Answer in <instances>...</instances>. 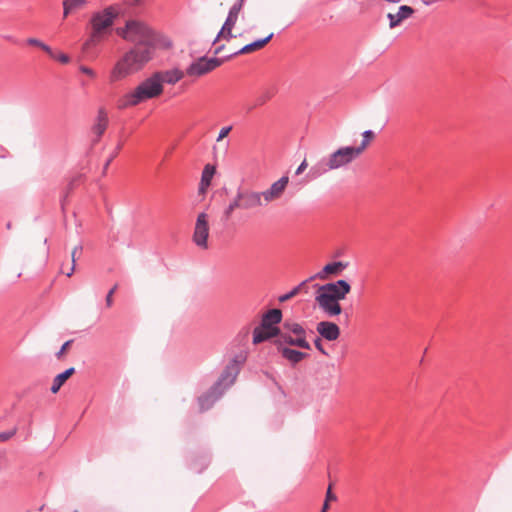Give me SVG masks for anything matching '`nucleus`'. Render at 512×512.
Wrapping results in <instances>:
<instances>
[{
	"instance_id": "48",
	"label": "nucleus",
	"mask_w": 512,
	"mask_h": 512,
	"mask_svg": "<svg viewBox=\"0 0 512 512\" xmlns=\"http://www.w3.org/2000/svg\"><path fill=\"white\" fill-rule=\"evenodd\" d=\"M75 373V369L73 367H70L68 369H66L65 371L62 372V374L66 377V378H69L70 376H72L73 374Z\"/></svg>"
},
{
	"instance_id": "14",
	"label": "nucleus",
	"mask_w": 512,
	"mask_h": 512,
	"mask_svg": "<svg viewBox=\"0 0 512 512\" xmlns=\"http://www.w3.org/2000/svg\"><path fill=\"white\" fill-rule=\"evenodd\" d=\"M349 263L342 261H335L326 264L319 272L309 277V280H326L329 276H338L341 272L348 267Z\"/></svg>"
},
{
	"instance_id": "51",
	"label": "nucleus",
	"mask_w": 512,
	"mask_h": 512,
	"mask_svg": "<svg viewBox=\"0 0 512 512\" xmlns=\"http://www.w3.org/2000/svg\"><path fill=\"white\" fill-rule=\"evenodd\" d=\"M438 0H422V2L425 4V5H431L435 2H437Z\"/></svg>"
},
{
	"instance_id": "20",
	"label": "nucleus",
	"mask_w": 512,
	"mask_h": 512,
	"mask_svg": "<svg viewBox=\"0 0 512 512\" xmlns=\"http://www.w3.org/2000/svg\"><path fill=\"white\" fill-rule=\"evenodd\" d=\"M155 74L159 75V82L161 85H163V83L174 85L183 79L186 73L178 68H174L163 72H156Z\"/></svg>"
},
{
	"instance_id": "41",
	"label": "nucleus",
	"mask_w": 512,
	"mask_h": 512,
	"mask_svg": "<svg viewBox=\"0 0 512 512\" xmlns=\"http://www.w3.org/2000/svg\"><path fill=\"white\" fill-rule=\"evenodd\" d=\"M231 130L232 126L222 127L217 137V141H221L223 138H225Z\"/></svg>"
},
{
	"instance_id": "42",
	"label": "nucleus",
	"mask_w": 512,
	"mask_h": 512,
	"mask_svg": "<svg viewBox=\"0 0 512 512\" xmlns=\"http://www.w3.org/2000/svg\"><path fill=\"white\" fill-rule=\"evenodd\" d=\"M312 280H309L306 279L304 281H302L301 283H299L297 286H295L297 289H298V292H304V293H308V287H307V283L311 282Z\"/></svg>"
},
{
	"instance_id": "11",
	"label": "nucleus",
	"mask_w": 512,
	"mask_h": 512,
	"mask_svg": "<svg viewBox=\"0 0 512 512\" xmlns=\"http://www.w3.org/2000/svg\"><path fill=\"white\" fill-rule=\"evenodd\" d=\"M288 184L289 177L287 175H283L277 181L272 183L268 189L262 191L261 195L263 196L265 204L267 205L270 202L280 199L283 196Z\"/></svg>"
},
{
	"instance_id": "53",
	"label": "nucleus",
	"mask_w": 512,
	"mask_h": 512,
	"mask_svg": "<svg viewBox=\"0 0 512 512\" xmlns=\"http://www.w3.org/2000/svg\"><path fill=\"white\" fill-rule=\"evenodd\" d=\"M244 2H245V0H237L235 3H240L241 6H243Z\"/></svg>"
},
{
	"instance_id": "2",
	"label": "nucleus",
	"mask_w": 512,
	"mask_h": 512,
	"mask_svg": "<svg viewBox=\"0 0 512 512\" xmlns=\"http://www.w3.org/2000/svg\"><path fill=\"white\" fill-rule=\"evenodd\" d=\"M360 156V153L353 146H343L338 148L327 159H322L311 167L309 175L312 178L331 171L348 166Z\"/></svg>"
},
{
	"instance_id": "28",
	"label": "nucleus",
	"mask_w": 512,
	"mask_h": 512,
	"mask_svg": "<svg viewBox=\"0 0 512 512\" xmlns=\"http://www.w3.org/2000/svg\"><path fill=\"white\" fill-rule=\"evenodd\" d=\"M363 139L361 141V144L355 149L360 153V155L365 151V149L368 147L370 141L374 138L375 134L372 130H366L362 134Z\"/></svg>"
},
{
	"instance_id": "1",
	"label": "nucleus",
	"mask_w": 512,
	"mask_h": 512,
	"mask_svg": "<svg viewBox=\"0 0 512 512\" xmlns=\"http://www.w3.org/2000/svg\"><path fill=\"white\" fill-rule=\"evenodd\" d=\"M154 51V47L135 45L117 61L110 73V81H119L141 70L153 58Z\"/></svg>"
},
{
	"instance_id": "30",
	"label": "nucleus",
	"mask_w": 512,
	"mask_h": 512,
	"mask_svg": "<svg viewBox=\"0 0 512 512\" xmlns=\"http://www.w3.org/2000/svg\"><path fill=\"white\" fill-rule=\"evenodd\" d=\"M67 379L68 378H66L62 373L58 374L53 380V383L51 386V392L57 393L60 390V388L62 387V385L66 382Z\"/></svg>"
},
{
	"instance_id": "6",
	"label": "nucleus",
	"mask_w": 512,
	"mask_h": 512,
	"mask_svg": "<svg viewBox=\"0 0 512 512\" xmlns=\"http://www.w3.org/2000/svg\"><path fill=\"white\" fill-rule=\"evenodd\" d=\"M246 357L242 354L236 355L224 368L219 379L214 383V390L223 389L232 386L240 373L241 366L245 362Z\"/></svg>"
},
{
	"instance_id": "38",
	"label": "nucleus",
	"mask_w": 512,
	"mask_h": 512,
	"mask_svg": "<svg viewBox=\"0 0 512 512\" xmlns=\"http://www.w3.org/2000/svg\"><path fill=\"white\" fill-rule=\"evenodd\" d=\"M266 333L271 334V338H274V337L279 338L280 333H281V328H279L277 326H271L266 329Z\"/></svg>"
},
{
	"instance_id": "37",
	"label": "nucleus",
	"mask_w": 512,
	"mask_h": 512,
	"mask_svg": "<svg viewBox=\"0 0 512 512\" xmlns=\"http://www.w3.org/2000/svg\"><path fill=\"white\" fill-rule=\"evenodd\" d=\"M242 8H243V6H241V4H240V3H234V4L231 6V8H230V10H229L228 14H229V15H231V16H235V17H237V18H238L239 13H240V11L242 10Z\"/></svg>"
},
{
	"instance_id": "5",
	"label": "nucleus",
	"mask_w": 512,
	"mask_h": 512,
	"mask_svg": "<svg viewBox=\"0 0 512 512\" xmlns=\"http://www.w3.org/2000/svg\"><path fill=\"white\" fill-rule=\"evenodd\" d=\"M119 15L116 6H108L101 11L92 14L90 23L92 26V38L84 43V49H87L93 42V38L99 36L103 31L114 24Z\"/></svg>"
},
{
	"instance_id": "23",
	"label": "nucleus",
	"mask_w": 512,
	"mask_h": 512,
	"mask_svg": "<svg viewBox=\"0 0 512 512\" xmlns=\"http://www.w3.org/2000/svg\"><path fill=\"white\" fill-rule=\"evenodd\" d=\"M282 320V312L280 309H271L267 311L263 316L261 320V325L264 328H269L271 326H275L276 324H279Z\"/></svg>"
},
{
	"instance_id": "18",
	"label": "nucleus",
	"mask_w": 512,
	"mask_h": 512,
	"mask_svg": "<svg viewBox=\"0 0 512 512\" xmlns=\"http://www.w3.org/2000/svg\"><path fill=\"white\" fill-rule=\"evenodd\" d=\"M414 14V9L408 5H402L399 7L398 12L388 13L387 18L389 19V28L393 29L401 24L402 21L410 18Z\"/></svg>"
},
{
	"instance_id": "52",
	"label": "nucleus",
	"mask_w": 512,
	"mask_h": 512,
	"mask_svg": "<svg viewBox=\"0 0 512 512\" xmlns=\"http://www.w3.org/2000/svg\"><path fill=\"white\" fill-rule=\"evenodd\" d=\"M75 181H77V179H76V178H75V179H73V180L70 182V184H69L70 188H72V187H73V185H74V182H75Z\"/></svg>"
},
{
	"instance_id": "34",
	"label": "nucleus",
	"mask_w": 512,
	"mask_h": 512,
	"mask_svg": "<svg viewBox=\"0 0 512 512\" xmlns=\"http://www.w3.org/2000/svg\"><path fill=\"white\" fill-rule=\"evenodd\" d=\"M297 294H299L298 292V289L296 287H294L291 291H289L288 293L286 294H283L281 295L278 300L279 302H286L288 301L289 299L293 298L294 296H296Z\"/></svg>"
},
{
	"instance_id": "29",
	"label": "nucleus",
	"mask_w": 512,
	"mask_h": 512,
	"mask_svg": "<svg viewBox=\"0 0 512 512\" xmlns=\"http://www.w3.org/2000/svg\"><path fill=\"white\" fill-rule=\"evenodd\" d=\"M27 44L41 48L47 54H49L50 57L54 56V52L52 51V49L48 45H46L45 43H43L42 41H40L36 38H28Z\"/></svg>"
},
{
	"instance_id": "33",
	"label": "nucleus",
	"mask_w": 512,
	"mask_h": 512,
	"mask_svg": "<svg viewBox=\"0 0 512 512\" xmlns=\"http://www.w3.org/2000/svg\"><path fill=\"white\" fill-rule=\"evenodd\" d=\"M78 251H79V252H81V251H82V246H81V245L76 246V247L73 249V251H72V255H71V256H72V264H71V267H70L69 271H68V272H66V275H67L68 277H70V276L73 274L74 270H75V262H76V260H75V256H76V254H77V252H78Z\"/></svg>"
},
{
	"instance_id": "10",
	"label": "nucleus",
	"mask_w": 512,
	"mask_h": 512,
	"mask_svg": "<svg viewBox=\"0 0 512 512\" xmlns=\"http://www.w3.org/2000/svg\"><path fill=\"white\" fill-rule=\"evenodd\" d=\"M320 292L328 293L338 300H343L351 291V285L343 279L335 282L326 283L324 285H315Z\"/></svg>"
},
{
	"instance_id": "15",
	"label": "nucleus",
	"mask_w": 512,
	"mask_h": 512,
	"mask_svg": "<svg viewBox=\"0 0 512 512\" xmlns=\"http://www.w3.org/2000/svg\"><path fill=\"white\" fill-rule=\"evenodd\" d=\"M109 124V118L106 110L104 108H100L97 113V117L95 123L93 124L91 131L94 135L92 139V143L96 144L101 139L102 135L106 131Z\"/></svg>"
},
{
	"instance_id": "32",
	"label": "nucleus",
	"mask_w": 512,
	"mask_h": 512,
	"mask_svg": "<svg viewBox=\"0 0 512 512\" xmlns=\"http://www.w3.org/2000/svg\"><path fill=\"white\" fill-rule=\"evenodd\" d=\"M121 148H122V144H121V143H119V144L116 146V148H115L114 152H113V153L110 155V157L107 159V161L105 162L104 167H103V175H105V174H106V172H107V169H108L109 165L111 164V162L113 161V159L118 155V153H119V151L121 150Z\"/></svg>"
},
{
	"instance_id": "16",
	"label": "nucleus",
	"mask_w": 512,
	"mask_h": 512,
	"mask_svg": "<svg viewBox=\"0 0 512 512\" xmlns=\"http://www.w3.org/2000/svg\"><path fill=\"white\" fill-rule=\"evenodd\" d=\"M316 331L320 337L327 341H335L340 336L339 326L331 321H321L316 326Z\"/></svg>"
},
{
	"instance_id": "21",
	"label": "nucleus",
	"mask_w": 512,
	"mask_h": 512,
	"mask_svg": "<svg viewBox=\"0 0 512 512\" xmlns=\"http://www.w3.org/2000/svg\"><path fill=\"white\" fill-rule=\"evenodd\" d=\"M216 172L215 166L211 164L205 165L202 174H201V180L198 188V193L200 195H205L209 186L211 185L212 178Z\"/></svg>"
},
{
	"instance_id": "8",
	"label": "nucleus",
	"mask_w": 512,
	"mask_h": 512,
	"mask_svg": "<svg viewBox=\"0 0 512 512\" xmlns=\"http://www.w3.org/2000/svg\"><path fill=\"white\" fill-rule=\"evenodd\" d=\"M315 302L321 311L328 317H335L342 313L340 300L334 298L328 293L316 291Z\"/></svg>"
},
{
	"instance_id": "7",
	"label": "nucleus",
	"mask_w": 512,
	"mask_h": 512,
	"mask_svg": "<svg viewBox=\"0 0 512 512\" xmlns=\"http://www.w3.org/2000/svg\"><path fill=\"white\" fill-rule=\"evenodd\" d=\"M227 59L224 58H207L200 57L196 61L192 62L186 69L185 73L191 77H201L206 75L207 73L213 71L217 67L221 66L224 61Z\"/></svg>"
},
{
	"instance_id": "43",
	"label": "nucleus",
	"mask_w": 512,
	"mask_h": 512,
	"mask_svg": "<svg viewBox=\"0 0 512 512\" xmlns=\"http://www.w3.org/2000/svg\"><path fill=\"white\" fill-rule=\"evenodd\" d=\"M73 340L66 341L61 349L56 353V357L59 359L62 357V355L65 353L66 349L72 344Z\"/></svg>"
},
{
	"instance_id": "49",
	"label": "nucleus",
	"mask_w": 512,
	"mask_h": 512,
	"mask_svg": "<svg viewBox=\"0 0 512 512\" xmlns=\"http://www.w3.org/2000/svg\"><path fill=\"white\" fill-rule=\"evenodd\" d=\"M328 508L329 504L327 503V501H325L320 512H327Z\"/></svg>"
},
{
	"instance_id": "54",
	"label": "nucleus",
	"mask_w": 512,
	"mask_h": 512,
	"mask_svg": "<svg viewBox=\"0 0 512 512\" xmlns=\"http://www.w3.org/2000/svg\"><path fill=\"white\" fill-rule=\"evenodd\" d=\"M11 226H12V225H11V222H8V223H7V225H6V228H7V229H11Z\"/></svg>"
},
{
	"instance_id": "26",
	"label": "nucleus",
	"mask_w": 512,
	"mask_h": 512,
	"mask_svg": "<svg viewBox=\"0 0 512 512\" xmlns=\"http://www.w3.org/2000/svg\"><path fill=\"white\" fill-rule=\"evenodd\" d=\"M236 209H242V200L239 199V190L237 191L233 200L223 211V218L229 220Z\"/></svg>"
},
{
	"instance_id": "40",
	"label": "nucleus",
	"mask_w": 512,
	"mask_h": 512,
	"mask_svg": "<svg viewBox=\"0 0 512 512\" xmlns=\"http://www.w3.org/2000/svg\"><path fill=\"white\" fill-rule=\"evenodd\" d=\"M16 434V429H12L11 431L0 433V441L4 442L12 438Z\"/></svg>"
},
{
	"instance_id": "55",
	"label": "nucleus",
	"mask_w": 512,
	"mask_h": 512,
	"mask_svg": "<svg viewBox=\"0 0 512 512\" xmlns=\"http://www.w3.org/2000/svg\"><path fill=\"white\" fill-rule=\"evenodd\" d=\"M5 39H7V40H12V37H10V36H5Z\"/></svg>"
},
{
	"instance_id": "39",
	"label": "nucleus",
	"mask_w": 512,
	"mask_h": 512,
	"mask_svg": "<svg viewBox=\"0 0 512 512\" xmlns=\"http://www.w3.org/2000/svg\"><path fill=\"white\" fill-rule=\"evenodd\" d=\"M322 337H316L315 340H314V345L316 347V349L322 353L323 355L327 356L328 353L326 352V350L324 349L323 347V344H322V340H321Z\"/></svg>"
},
{
	"instance_id": "35",
	"label": "nucleus",
	"mask_w": 512,
	"mask_h": 512,
	"mask_svg": "<svg viewBox=\"0 0 512 512\" xmlns=\"http://www.w3.org/2000/svg\"><path fill=\"white\" fill-rule=\"evenodd\" d=\"M237 20V17L228 14L222 27H225V30H228L229 28H234Z\"/></svg>"
},
{
	"instance_id": "44",
	"label": "nucleus",
	"mask_w": 512,
	"mask_h": 512,
	"mask_svg": "<svg viewBox=\"0 0 512 512\" xmlns=\"http://www.w3.org/2000/svg\"><path fill=\"white\" fill-rule=\"evenodd\" d=\"M56 60H58L59 62H61L62 64H67L69 61H70V58L68 55L64 54V53H61L59 54L58 56H56L54 54V56L52 57Z\"/></svg>"
},
{
	"instance_id": "45",
	"label": "nucleus",
	"mask_w": 512,
	"mask_h": 512,
	"mask_svg": "<svg viewBox=\"0 0 512 512\" xmlns=\"http://www.w3.org/2000/svg\"><path fill=\"white\" fill-rule=\"evenodd\" d=\"M336 499H337L336 495L332 492L331 486H329L327 489V492H326L325 501H327V503H328L329 501H335Z\"/></svg>"
},
{
	"instance_id": "36",
	"label": "nucleus",
	"mask_w": 512,
	"mask_h": 512,
	"mask_svg": "<svg viewBox=\"0 0 512 512\" xmlns=\"http://www.w3.org/2000/svg\"><path fill=\"white\" fill-rule=\"evenodd\" d=\"M118 288V285L115 284L110 290L109 292L107 293L106 295V298H105V301H106V305L107 307H111L112 304H113V294L115 293V291L117 290Z\"/></svg>"
},
{
	"instance_id": "24",
	"label": "nucleus",
	"mask_w": 512,
	"mask_h": 512,
	"mask_svg": "<svg viewBox=\"0 0 512 512\" xmlns=\"http://www.w3.org/2000/svg\"><path fill=\"white\" fill-rule=\"evenodd\" d=\"M281 329L292 333L294 336L304 337L306 339V330L300 323L286 320L283 322Z\"/></svg>"
},
{
	"instance_id": "31",
	"label": "nucleus",
	"mask_w": 512,
	"mask_h": 512,
	"mask_svg": "<svg viewBox=\"0 0 512 512\" xmlns=\"http://www.w3.org/2000/svg\"><path fill=\"white\" fill-rule=\"evenodd\" d=\"M233 28H229L228 30H225V27H222L219 33L217 34L216 38L214 39L213 43L215 44L219 39H225L229 41L233 37H235L232 33Z\"/></svg>"
},
{
	"instance_id": "50",
	"label": "nucleus",
	"mask_w": 512,
	"mask_h": 512,
	"mask_svg": "<svg viewBox=\"0 0 512 512\" xmlns=\"http://www.w3.org/2000/svg\"><path fill=\"white\" fill-rule=\"evenodd\" d=\"M224 49V45H220L218 46L215 51H214V54H219L222 50Z\"/></svg>"
},
{
	"instance_id": "12",
	"label": "nucleus",
	"mask_w": 512,
	"mask_h": 512,
	"mask_svg": "<svg viewBox=\"0 0 512 512\" xmlns=\"http://www.w3.org/2000/svg\"><path fill=\"white\" fill-rule=\"evenodd\" d=\"M274 344L277 347V350H280V347L296 346L303 349H310L311 346L307 339L304 337L294 336L292 333L287 332L281 329L280 337L274 340Z\"/></svg>"
},
{
	"instance_id": "9",
	"label": "nucleus",
	"mask_w": 512,
	"mask_h": 512,
	"mask_svg": "<svg viewBox=\"0 0 512 512\" xmlns=\"http://www.w3.org/2000/svg\"><path fill=\"white\" fill-rule=\"evenodd\" d=\"M208 236H209V224L208 215L205 212L199 213L196 219L193 241L196 246L207 249L208 248Z\"/></svg>"
},
{
	"instance_id": "19",
	"label": "nucleus",
	"mask_w": 512,
	"mask_h": 512,
	"mask_svg": "<svg viewBox=\"0 0 512 512\" xmlns=\"http://www.w3.org/2000/svg\"><path fill=\"white\" fill-rule=\"evenodd\" d=\"M273 35H274L273 33H270L265 38L258 39L252 43H249V44L245 45L244 47H242L240 50H238L230 55H227L225 57V59L229 60V59L233 58L234 56L241 55V54H247V53H251L253 51L259 50V49L263 48L273 38Z\"/></svg>"
},
{
	"instance_id": "3",
	"label": "nucleus",
	"mask_w": 512,
	"mask_h": 512,
	"mask_svg": "<svg viewBox=\"0 0 512 512\" xmlns=\"http://www.w3.org/2000/svg\"><path fill=\"white\" fill-rule=\"evenodd\" d=\"M117 35L135 45H144L156 48L158 44L157 33L145 22L139 20H128L124 27L116 29Z\"/></svg>"
},
{
	"instance_id": "46",
	"label": "nucleus",
	"mask_w": 512,
	"mask_h": 512,
	"mask_svg": "<svg viewBox=\"0 0 512 512\" xmlns=\"http://www.w3.org/2000/svg\"><path fill=\"white\" fill-rule=\"evenodd\" d=\"M80 71L90 77H95V72L87 66H80Z\"/></svg>"
},
{
	"instance_id": "4",
	"label": "nucleus",
	"mask_w": 512,
	"mask_h": 512,
	"mask_svg": "<svg viewBox=\"0 0 512 512\" xmlns=\"http://www.w3.org/2000/svg\"><path fill=\"white\" fill-rule=\"evenodd\" d=\"M162 92L163 85L159 82V75L154 73L125 96L124 106H136L148 99L158 97Z\"/></svg>"
},
{
	"instance_id": "47",
	"label": "nucleus",
	"mask_w": 512,
	"mask_h": 512,
	"mask_svg": "<svg viewBox=\"0 0 512 512\" xmlns=\"http://www.w3.org/2000/svg\"><path fill=\"white\" fill-rule=\"evenodd\" d=\"M307 168V162L306 160H303L302 163L298 166V168L296 169V172L295 174L296 175H300L301 173L304 172V170Z\"/></svg>"
},
{
	"instance_id": "27",
	"label": "nucleus",
	"mask_w": 512,
	"mask_h": 512,
	"mask_svg": "<svg viewBox=\"0 0 512 512\" xmlns=\"http://www.w3.org/2000/svg\"><path fill=\"white\" fill-rule=\"evenodd\" d=\"M266 329L261 324L253 330V344H259L271 339V334L266 333Z\"/></svg>"
},
{
	"instance_id": "17",
	"label": "nucleus",
	"mask_w": 512,
	"mask_h": 512,
	"mask_svg": "<svg viewBox=\"0 0 512 512\" xmlns=\"http://www.w3.org/2000/svg\"><path fill=\"white\" fill-rule=\"evenodd\" d=\"M223 389L214 390V385L203 395L198 397V404L201 411L210 409L213 404L222 396Z\"/></svg>"
},
{
	"instance_id": "22",
	"label": "nucleus",
	"mask_w": 512,
	"mask_h": 512,
	"mask_svg": "<svg viewBox=\"0 0 512 512\" xmlns=\"http://www.w3.org/2000/svg\"><path fill=\"white\" fill-rule=\"evenodd\" d=\"M278 352L284 359H286L293 365L301 362L303 359L308 357L307 353L289 347H280V350H278Z\"/></svg>"
},
{
	"instance_id": "57",
	"label": "nucleus",
	"mask_w": 512,
	"mask_h": 512,
	"mask_svg": "<svg viewBox=\"0 0 512 512\" xmlns=\"http://www.w3.org/2000/svg\"><path fill=\"white\" fill-rule=\"evenodd\" d=\"M74 512H77V511H74Z\"/></svg>"
},
{
	"instance_id": "56",
	"label": "nucleus",
	"mask_w": 512,
	"mask_h": 512,
	"mask_svg": "<svg viewBox=\"0 0 512 512\" xmlns=\"http://www.w3.org/2000/svg\"><path fill=\"white\" fill-rule=\"evenodd\" d=\"M141 0H135L136 3H139Z\"/></svg>"
},
{
	"instance_id": "25",
	"label": "nucleus",
	"mask_w": 512,
	"mask_h": 512,
	"mask_svg": "<svg viewBox=\"0 0 512 512\" xmlns=\"http://www.w3.org/2000/svg\"><path fill=\"white\" fill-rule=\"evenodd\" d=\"M87 0H64L63 1V17L66 18L69 14L84 7Z\"/></svg>"
},
{
	"instance_id": "13",
	"label": "nucleus",
	"mask_w": 512,
	"mask_h": 512,
	"mask_svg": "<svg viewBox=\"0 0 512 512\" xmlns=\"http://www.w3.org/2000/svg\"><path fill=\"white\" fill-rule=\"evenodd\" d=\"M239 199L242 200V210H252L265 204L261 192L239 189Z\"/></svg>"
}]
</instances>
